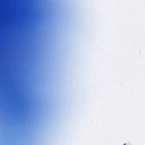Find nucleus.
<instances>
[{"label": "nucleus", "instance_id": "nucleus-1", "mask_svg": "<svg viewBox=\"0 0 145 145\" xmlns=\"http://www.w3.org/2000/svg\"><path fill=\"white\" fill-rule=\"evenodd\" d=\"M125 144H124V145H125Z\"/></svg>", "mask_w": 145, "mask_h": 145}]
</instances>
